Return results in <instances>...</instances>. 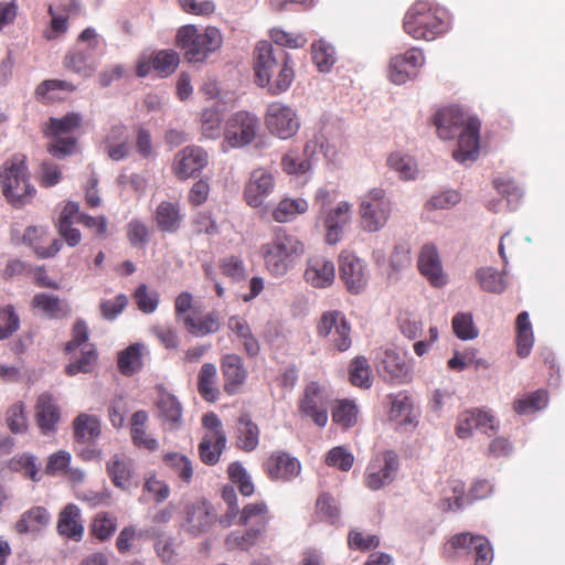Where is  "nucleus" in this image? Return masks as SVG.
I'll list each match as a JSON object with an SVG mask.
<instances>
[{
  "label": "nucleus",
  "instance_id": "29",
  "mask_svg": "<svg viewBox=\"0 0 565 565\" xmlns=\"http://www.w3.org/2000/svg\"><path fill=\"white\" fill-rule=\"evenodd\" d=\"M222 499L226 504V511L223 515L220 516L218 523L223 527L232 526L235 521L238 519L239 525L247 524V507H244L239 510L237 504V494L234 486L226 484L222 489Z\"/></svg>",
  "mask_w": 565,
  "mask_h": 565
},
{
  "label": "nucleus",
  "instance_id": "35",
  "mask_svg": "<svg viewBox=\"0 0 565 565\" xmlns=\"http://www.w3.org/2000/svg\"><path fill=\"white\" fill-rule=\"evenodd\" d=\"M142 350V344L134 343L118 353L117 364L122 375L131 376L141 370Z\"/></svg>",
  "mask_w": 565,
  "mask_h": 565
},
{
  "label": "nucleus",
  "instance_id": "17",
  "mask_svg": "<svg viewBox=\"0 0 565 565\" xmlns=\"http://www.w3.org/2000/svg\"><path fill=\"white\" fill-rule=\"evenodd\" d=\"M270 480L290 481L301 471L300 461L286 451H274L263 465Z\"/></svg>",
  "mask_w": 565,
  "mask_h": 565
},
{
  "label": "nucleus",
  "instance_id": "50",
  "mask_svg": "<svg viewBox=\"0 0 565 565\" xmlns=\"http://www.w3.org/2000/svg\"><path fill=\"white\" fill-rule=\"evenodd\" d=\"M180 63V57L174 51H159L151 57L152 68L162 77L172 74Z\"/></svg>",
  "mask_w": 565,
  "mask_h": 565
},
{
  "label": "nucleus",
  "instance_id": "11",
  "mask_svg": "<svg viewBox=\"0 0 565 565\" xmlns=\"http://www.w3.org/2000/svg\"><path fill=\"white\" fill-rule=\"evenodd\" d=\"M216 520L214 505L209 500L201 498L185 504L182 527L191 535L199 536L207 532Z\"/></svg>",
  "mask_w": 565,
  "mask_h": 565
},
{
  "label": "nucleus",
  "instance_id": "7",
  "mask_svg": "<svg viewBox=\"0 0 565 565\" xmlns=\"http://www.w3.org/2000/svg\"><path fill=\"white\" fill-rule=\"evenodd\" d=\"M316 331L319 338L328 339L330 345L339 352H345L352 345L351 324L339 310L323 312Z\"/></svg>",
  "mask_w": 565,
  "mask_h": 565
},
{
  "label": "nucleus",
  "instance_id": "45",
  "mask_svg": "<svg viewBox=\"0 0 565 565\" xmlns=\"http://www.w3.org/2000/svg\"><path fill=\"white\" fill-rule=\"evenodd\" d=\"M312 61L320 72H329L335 63V52L324 40H317L311 45Z\"/></svg>",
  "mask_w": 565,
  "mask_h": 565
},
{
  "label": "nucleus",
  "instance_id": "59",
  "mask_svg": "<svg viewBox=\"0 0 565 565\" xmlns=\"http://www.w3.org/2000/svg\"><path fill=\"white\" fill-rule=\"evenodd\" d=\"M20 327V318L14 307L8 305L0 309V340L11 337Z\"/></svg>",
  "mask_w": 565,
  "mask_h": 565
},
{
  "label": "nucleus",
  "instance_id": "9",
  "mask_svg": "<svg viewBox=\"0 0 565 565\" xmlns=\"http://www.w3.org/2000/svg\"><path fill=\"white\" fill-rule=\"evenodd\" d=\"M265 126L273 136L287 140L298 132L300 120L292 107L281 102H274L267 107Z\"/></svg>",
  "mask_w": 565,
  "mask_h": 565
},
{
  "label": "nucleus",
  "instance_id": "57",
  "mask_svg": "<svg viewBox=\"0 0 565 565\" xmlns=\"http://www.w3.org/2000/svg\"><path fill=\"white\" fill-rule=\"evenodd\" d=\"M47 151L56 159H64L76 150L77 139L71 136H52Z\"/></svg>",
  "mask_w": 565,
  "mask_h": 565
},
{
  "label": "nucleus",
  "instance_id": "51",
  "mask_svg": "<svg viewBox=\"0 0 565 565\" xmlns=\"http://www.w3.org/2000/svg\"><path fill=\"white\" fill-rule=\"evenodd\" d=\"M117 529V519L108 513H98L90 525L92 534L99 541H106L113 536Z\"/></svg>",
  "mask_w": 565,
  "mask_h": 565
},
{
  "label": "nucleus",
  "instance_id": "38",
  "mask_svg": "<svg viewBox=\"0 0 565 565\" xmlns=\"http://www.w3.org/2000/svg\"><path fill=\"white\" fill-rule=\"evenodd\" d=\"M225 444V435H204L199 445L201 460L209 466L215 465L220 460Z\"/></svg>",
  "mask_w": 565,
  "mask_h": 565
},
{
  "label": "nucleus",
  "instance_id": "42",
  "mask_svg": "<svg viewBox=\"0 0 565 565\" xmlns=\"http://www.w3.org/2000/svg\"><path fill=\"white\" fill-rule=\"evenodd\" d=\"M308 211V202L303 199H284L273 211V218L278 223L292 221L297 215Z\"/></svg>",
  "mask_w": 565,
  "mask_h": 565
},
{
  "label": "nucleus",
  "instance_id": "49",
  "mask_svg": "<svg viewBox=\"0 0 565 565\" xmlns=\"http://www.w3.org/2000/svg\"><path fill=\"white\" fill-rule=\"evenodd\" d=\"M6 423L12 434H24L28 430V417L22 402L9 406L6 412Z\"/></svg>",
  "mask_w": 565,
  "mask_h": 565
},
{
  "label": "nucleus",
  "instance_id": "32",
  "mask_svg": "<svg viewBox=\"0 0 565 565\" xmlns=\"http://www.w3.org/2000/svg\"><path fill=\"white\" fill-rule=\"evenodd\" d=\"M268 505L264 501L249 503V544L266 533L271 520Z\"/></svg>",
  "mask_w": 565,
  "mask_h": 565
},
{
  "label": "nucleus",
  "instance_id": "24",
  "mask_svg": "<svg viewBox=\"0 0 565 565\" xmlns=\"http://www.w3.org/2000/svg\"><path fill=\"white\" fill-rule=\"evenodd\" d=\"M467 120L465 113L456 107L443 108L434 116L438 136L445 140L454 138L458 129L465 127Z\"/></svg>",
  "mask_w": 565,
  "mask_h": 565
},
{
  "label": "nucleus",
  "instance_id": "21",
  "mask_svg": "<svg viewBox=\"0 0 565 565\" xmlns=\"http://www.w3.org/2000/svg\"><path fill=\"white\" fill-rule=\"evenodd\" d=\"M335 277V268L332 260L324 256H313L308 259L303 278L313 288L330 287Z\"/></svg>",
  "mask_w": 565,
  "mask_h": 565
},
{
  "label": "nucleus",
  "instance_id": "16",
  "mask_svg": "<svg viewBox=\"0 0 565 565\" xmlns=\"http://www.w3.org/2000/svg\"><path fill=\"white\" fill-rule=\"evenodd\" d=\"M448 544L452 550L472 548L475 565H490L493 561L492 546L486 536L462 532L451 536Z\"/></svg>",
  "mask_w": 565,
  "mask_h": 565
},
{
  "label": "nucleus",
  "instance_id": "18",
  "mask_svg": "<svg viewBox=\"0 0 565 565\" xmlns=\"http://www.w3.org/2000/svg\"><path fill=\"white\" fill-rule=\"evenodd\" d=\"M61 419V409L49 392L39 395L35 404V422L44 436L54 435L57 430V424Z\"/></svg>",
  "mask_w": 565,
  "mask_h": 565
},
{
  "label": "nucleus",
  "instance_id": "31",
  "mask_svg": "<svg viewBox=\"0 0 565 565\" xmlns=\"http://www.w3.org/2000/svg\"><path fill=\"white\" fill-rule=\"evenodd\" d=\"M225 142L231 148L247 145V111H238L228 118L225 128Z\"/></svg>",
  "mask_w": 565,
  "mask_h": 565
},
{
  "label": "nucleus",
  "instance_id": "12",
  "mask_svg": "<svg viewBox=\"0 0 565 565\" xmlns=\"http://www.w3.org/2000/svg\"><path fill=\"white\" fill-rule=\"evenodd\" d=\"M375 366L380 376L391 384H403L411 380V366L405 353L387 349L376 356Z\"/></svg>",
  "mask_w": 565,
  "mask_h": 565
},
{
  "label": "nucleus",
  "instance_id": "60",
  "mask_svg": "<svg viewBox=\"0 0 565 565\" xmlns=\"http://www.w3.org/2000/svg\"><path fill=\"white\" fill-rule=\"evenodd\" d=\"M348 545L351 550L366 552L376 548L380 545V539L374 534L352 530L348 534Z\"/></svg>",
  "mask_w": 565,
  "mask_h": 565
},
{
  "label": "nucleus",
  "instance_id": "56",
  "mask_svg": "<svg viewBox=\"0 0 565 565\" xmlns=\"http://www.w3.org/2000/svg\"><path fill=\"white\" fill-rule=\"evenodd\" d=\"M425 63L424 52L418 47H412L404 54L394 56V67H398L402 64H407V70L412 73L413 78L416 77L418 68Z\"/></svg>",
  "mask_w": 565,
  "mask_h": 565
},
{
  "label": "nucleus",
  "instance_id": "6",
  "mask_svg": "<svg viewBox=\"0 0 565 565\" xmlns=\"http://www.w3.org/2000/svg\"><path fill=\"white\" fill-rule=\"evenodd\" d=\"M392 202L386 198L385 191L374 188L361 198L359 215L361 227L370 233L383 228L391 216Z\"/></svg>",
  "mask_w": 565,
  "mask_h": 565
},
{
  "label": "nucleus",
  "instance_id": "25",
  "mask_svg": "<svg viewBox=\"0 0 565 565\" xmlns=\"http://www.w3.org/2000/svg\"><path fill=\"white\" fill-rule=\"evenodd\" d=\"M224 376V390L234 395L244 384L246 379V369L243 359L237 354H226L221 363Z\"/></svg>",
  "mask_w": 565,
  "mask_h": 565
},
{
  "label": "nucleus",
  "instance_id": "34",
  "mask_svg": "<svg viewBox=\"0 0 565 565\" xmlns=\"http://www.w3.org/2000/svg\"><path fill=\"white\" fill-rule=\"evenodd\" d=\"M516 329V353L520 358L524 359L530 355L533 343L534 334L529 313L522 311L518 315L515 321Z\"/></svg>",
  "mask_w": 565,
  "mask_h": 565
},
{
  "label": "nucleus",
  "instance_id": "22",
  "mask_svg": "<svg viewBox=\"0 0 565 565\" xmlns=\"http://www.w3.org/2000/svg\"><path fill=\"white\" fill-rule=\"evenodd\" d=\"M418 269L433 286L441 287L446 284L440 257L436 246L433 244H426L420 249L418 256Z\"/></svg>",
  "mask_w": 565,
  "mask_h": 565
},
{
  "label": "nucleus",
  "instance_id": "58",
  "mask_svg": "<svg viewBox=\"0 0 565 565\" xmlns=\"http://www.w3.org/2000/svg\"><path fill=\"white\" fill-rule=\"evenodd\" d=\"M135 300L138 309L143 313H152L159 305V294L154 290L149 291L147 285H140L135 291Z\"/></svg>",
  "mask_w": 565,
  "mask_h": 565
},
{
  "label": "nucleus",
  "instance_id": "41",
  "mask_svg": "<svg viewBox=\"0 0 565 565\" xmlns=\"http://www.w3.org/2000/svg\"><path fill=\"white\" fill-rule=\"evenodd\" d=\"M107 472L115 487L122 490L129 488V481L131 478V465L125 458L115 455L107 462Z\"/></svg>",
  "mask_w": 565,
  "mask_h": 565
},
{
  "label": "nucleus",
  "instance_id": "48",
  "mask_svg": "<svg viewBox=\"0 0 565 565\" xmlns=\"http://www.w3.org/2000/svg\"><path fill=\"white\" fill-rule=\"evenodd\" d=\"M390 168L395 170L403 180H413L418 172L416 161L408 154L392 153L387 159Z\"/></svg>",
  "mask_w": 565,
  "mask_h": 565
},
{
  "label": "nucleus",
  "instance_id": "8",
  "mask_svg": "<svg viewBox=\"0 0 565 565\" xmlns=\"http://www.w3.org/2000/svg\"><path fill=\"white\" fill-rule=\"evenodd\" d=\"M329 394L323 384L318 381L309 382L298 399V411L303 417L310 418L318 427L328 423Z\"/></svg>",
  "mask_w": 565,
  "mask_h": 565
},
{
  "label": "nucleus",
  "instance_id": "19",
  "mask_svg": "<svg viewBox=\"0 0 565 565\" xmlns=\"http://www.w3.org/2000/svg\"><path fill=\"white\" fill-rule=\"evenodd\" d=\"M479 131L480 121L477 118H468L467 124L459 134L458 148L452 152L456 161L465 163L467 161H475L478 158Z\"/></svg>",
  "mask_w": 565,
  "mask_h": 565
},
{
  "label": "nucleus",
  "instance_id": "3",
  "mask_svg": "<svg viewBox=\"0 0 565 565\" xmlns=\"http://www.w3.org/2000/svg\"><path fill=\"white\" fill-rule=\"evenodd\" d=\"M175 43L188 63L198 64L205 63L221 49L223 38L215 26L200 30L193 24H188L178 30Z\"/></svg>",
  "mask_w": 565,
  "mask_h": 565
},
{
  "label": "nucleus",
  "instance_id": "43",
  "mask_svg": "<svg viewBox=\"0 0 565 565\" xmlns=\"http://www.w3.org/2000/svg\"><path fill=\"white\" fill-rule=\"evenodd\" d=\"M163 461L183 483H191L194 469L189 457L179 452H169L164 455Z\"/></svg>",
  "mask_w": 565,
  "mask_h": 565
},
{
  "label": "nucleus",
  "instance_id": "13",
  "mask_svg": "<svg viewBox=\"0 0 565 565\" xmlns=\"http://www.w3.org/2000/svg\"><path fill=\"white\" fill-rule=\"evenodd\" d=\"M340 278L351 294L362 292L367 285L365 264L354 253L342 250L339 255Z\"/></svg>",
  "mask_w": 565,
  "mask_h": 565
},
{
  "label": "nucleus",
  "instance_id": "46",
  "mask_svg": "<svg viewBox=\"0 0 565 565\" xmlns=\"http://www.w3.org/2000/svg\"><path fill=\"white\" fill-rule=\"evenodd\" d=\"M349 379L352 385L369 388L372 385L371 367L364 356H356L350 363Z\"/></svg>",
  "mask_w": 565,
  "mask_h": 565
},
{
  "label": "nucleus",
  "instance_id": "55",
  "mask_svg": "<svg viewBox=\"0 0 565 565\" xmlns=\"http://www.w3.org/2000/svg\"><path fill=\"white\" fill-rule=\"evenodd\" d=\"M202 134L205 138L214 139L221 134L220 109L211 106L202 113Z\"/></svg>",
  "mask_w": 565,
  "mask_h": 565
},
{
  "label": "nucleus",
  "instance_id": "37",
  "mask_svg": "<svg viewBox=\"0 0 565 565\" xmlns=\"http://www.w3.org/2000/svg\"><path fill=\"white\" fill-rule=\"evenodd\" d=\"M391 411L388 418L398 426L413 425V402L407 395L391 396Z\"/></svg>",
  "mask_w": 565,
  "mask_h": 565
},
{
  "label": "nucleus",
  "instance_id": "2",
  "mask_svg": "<svg viewBox=\"0 0 565 565\" xmlns=\"http://www.w3.org/2000/svg\"><path fill=\"white\" fill-rule=\"evenodd\" d=\"M306 252L305 243L285 227H276L260 255L266 269L275 277L285 276Z\"/></svg>",
  "mask_w": 565,
  "mask_h": 565
},
{
  "label": "nucleus",
  "instance_id": "23",
  "mask_svg": "<svg viewBox=\"0 0 565 565\" xmlns=\"http://www.w3.org/2000/svg\"><path fill=\"white\" fill-rule=\"evenodd\" d=\"M56 530L64 537L75 542L82 541L84 525L81 518V509L76 504L68 503L60 512Z\"/></svg>",
  "mask_w": 565,
  "mask_h": 565
},
{
  "label": "nucleus",
  "instance_id": "61",
  "mask_svg": "<svg viewBox=\"0 0 565 565\" xmlns=\"http://www.w3.org/2000/svg\"><path fill=\"white\" fill-rule=\"evenodd\" d=\"M65 66L85 77L93 74L94 68L89 64V55L84 51H74L65 56Z\"/></svg>",
  "mask_w": 565,
  "mask_h": 565
},
{
  "label": "nucleus",
  "instance_id": "33",
  "mask_svg": "<svg viewBox=\"0 0 565 565\" xmlns=\"http://www.w3.org/2000/svg\"><path fill=\"white\" fill-rule=\"evenodd\" d=\"M126 127L117 125L111 128L110 134L106 137L105 150L108 157L114 161H119L128 157L130 148L125 135Z\"/></svg>",
  "mask_w": 565,
  "mask_h": 565
},
{
  "label": "nucleus",
  "instance_id": "14",
  "mask_svg": "<svg viewBox=\"0 0 565 565\" xmlns=\"http://www.w3.org/2000/svg\"><path fill=\"white\" fill-rule=\"evenodd\" d=\"M207 152L195 145L186 146L175 154L172 166L174 174L182 180L193 177L207 164Z\"/></svg>",
  "mask_w": 565,
  "mask_h": 565
},
{
  "label": "nucleus",
  "instance_id": "27",
  "mask_svg": "<svg viewBox=\"0 0 565 565\" xmlns=\"http://www.w3.org/2000/svg\"><path fill=\"white\" fill-rule=\"evenodd\" d=\"M74 438L79 444H93L102 435L100 419L87 413L78 414L73 420Z\"/></svg>",
  "mask_w": 565,
  "mask_h": 565
},
{
  "label": "nucleus",
  "instance_id": "52",
  "mask_svg": "<svg viewBox=\"0 0 565 565\" xmlns=\"http://www.w3.org/2000/svg\"><path fill=\"white\" fill-rule=\"evenodd\" d=\"M78 113H68L62 118H50L49 129L52 136H64L77 129L82 124Z\"/></svg>",
  "mask_w": 565,
  "mask_h": 565
},
{
  "label": "nucleus",
  "instance_id": "20",
  "mask_svg": "<svg viewBox=\"0 0 565 565\" xmlns=\"http://www.w3.org/2000/svg\"><path fill=\"white\" fill-rule=\"evenodd\" d=\"M275 186L276 180L270 168L255 169L249 175V206H264Z\"/></svg>",
  "mask_w": 565,
  "mask_h": 565
},
{
  "label": "nucleus",
  "instance_id": "39",
  "mask_svg": "<svg viewBox=\"0 0 565 565\" xmlns=\"http://www.w3.org/2000/svg\"><path fill=\"white\" fill-rule=\"evenodd\" d=\"M183 322L188 331L195 337H204L210 333H215L221 327L220 317L216 311H212L199 320L191 316H186L184 317Z\"/></svg>",
  "mask_w": 565,
  "mask_h": 565
},
{
  "label": "nucleus",
  "instance_id": "1",
  "mask_svg": "<svg viewBox=\"0 0 565 565\" xmlns=\"http://www.w3.org/2000/svg\"><path fill=\"white\" fill-rule=\"evenodd\" d=\"M254 72L256 84L267 87L274 96L288 90L295 78L289 53L282 49L275 50L267 41L256 45Z\"/></svg>",
  "mask_w": 565,
  "mask_h": 565
},
{
  "label": "nucleus",
  "instance_id": "28",
  "mask_svg": "<svg viewBox=\"0 0 565 565\" xmlns=\"http://www.w3.org/2000/svg\"><path fill=\"white\" fill-rule=\"evenodd\" d=\"M159 396L157 407L159 416L169 425L170 429H178L181 426L182 406L179 399L167 392L162 386L158 387Z\"/></svg>",
  "mask_w": 565,
  "mask_h": 565
},
{
  "label": "nucleus",
  "instance_id": "62",
  "mask_svg": "<svg viewBox=\"0 0 565 565\" xmlns=\"http://www.w3.org/2000/svg\"><path fill=\"white\" fill-rule=\"evenodd\" d=\"M127 237L134 247L147 244L149 241L148 226L141 220H131L127 225Z\"/></svg>",
  "mask_w": 565,
  "mask_h": 565
},
{
  "label": "nucleus",
  "instance_id": "4",
  "mask_svg": "<svg viewBox=\"0 0 565 565\" xmlns=\"http://www.w3.org/2000/svg\"><path fill=\"white\" fill-rule=\"evenodd\" d=\"M403 28L415 40L433 41L446 32L447 24L441 10L418 0L405 13Z\"/></svg>",
  "mask_w": 565,
  "mask_h": 565
},
{
  "label": "nucleus",
  "instance_id": "64",
  "mask_svg": "<svg viewBox=\"0 0 565 565\" xmlns=\"http://www.w3.org/2000/svg\"><path fill=\"white\" fill-rule=\"evenodd\" d=\"M128 305L126 295L120 294L115 299L102 300L99 308L100 313L106 320H115Z\"/></svg>",
  "mask_w": 565,
  "mask_h": 565
},
{
  "label": "nucleus",
  "instance_id": "54",
  "mask_svg": "<svg viewBox=\"0 0 565 565\" xmlns=\"http://www.w3.org/2000/svg\"><path fill=\"white\" fill-rule=\"evenodd\" d=\"M452 330L461 340H471L478 337V329L473 323L471 313L459 312L455 315Z\"/></svg>",
  "mask_w": 565,
  "mask_h": 565
},
{
  "label": "nucleus",
  "instance_id": "40",
  "mask_svg": "<svg viewBox=\"0 0 565 565\" xmlns=\"http://www.w3.org/2000/svg\"><path fill=\"white\" fill-rule=\"evenodd\" d=\"M476 279L483 291L491 294H502L508 287L503 275L492 267L477 269Z\"/></svg>",
  "mask_w": 565,
  "mask_h": 565
},
{
  "label": "nucleus",
  "instance_id": "36",
  "mask_svg": "<svg viewBox=\"0 0 565 565\" xmlns=\"http://www.w3.org/2000/svg\"><path fill=\"white\" fill-rule=\"evenodd\" d=\"M216 374V366L213 363H204L199 371L198 391L206 402H215L218 397Z\"/></svg>",
  "mask_w": 565,
  "mask_h": 565
},
{
  "label": "nucleus",
  "instance_id": "15",
  "mask_svg": "<svg viewBox=\"0 0 565 565\" xmlns=\"http://www.w3.org/2000/svg\"><path fill=\"white\" fill-rule=\"evenodd\" d=\"M321 217L326 230V243L335 245L342 239L344 227L351 220V205L341 201L334 207L323 211Z\"/></svg>",
  "mask_w": 565,
  "mask_h": 565
},
{
  "label": "nucleus",
  "instance_id": "53",
  "mask_svg": "<svg viewBox=\"0 0 565 565\" xmlns=\"http://www.w3.org/2000/svg\"><path fill=\"white\" fill-rule=\"evenodd\" d=\"M326 463L329 467L338 468L341 471H349L353 467L354 456L343 446L330 449L326 455Z\"/></svg>",
  "mask_w": 565,
  "mask_h": 565
},
{
  "label": "nucleus",
  "instance_id": "47",
  "mask_svg": "<svg viewBox=\"0 0 565 565\" xmlns=\"http://www.w3.org/2000/svg\"><path fill=\"white\" fill-rule=\"evenodd\" d=\"M32 303L50 319L58 318L61 313L67 311V306L57 296L45 292L36 294L33 297Z\"/></svg>",
  "mask_w": 565,
  "mask_h": 565
},
{
  "label": "nucleus",
  "instance_id": "30",
  "mask_svg": "<svg viewBox=\"0 0 565 565\" xmlns=\"http://www.w3.org/2000/svg\"><path fill=\"white\" fill-rule=\"evenodd\" d=\"M359 406L353 399H338L332 408V420L342 430H348L356 426L359 423Z\"/></svg>",
  "mask_w": 565,
  "mask_h": 565
},
{
  "label": "nucleus",
  "instance_id": "5",
  "mask_svg": "<svg viewBox=\"0 0 565 565\" xmlns=\"http://www.w3.org/2000/svg\"><path fill=\"white\" fill-rule=\"evenodd\" d=\"M0 182L3 195L14 207L30 203L36 192L30 183L28 167L22 159L14 158L3 164Z\"/></svg>",
  "mask_w": 565,
  "mask_h": 565
},
{
  "label": "nucleus",
  "instance_id": "44",
  "mask_svg": "<svg viewBox=\"0 0 565 565\" xmlns=\"http://www.w3.org/2000/svg\"><path fill=\"white\" fill-rule=\"evenodd\" d=\"M547 405V393L537 390L533 393L516 398L513 402V409L519 415H527L535 413Z\"/></svg>",
  "mask_w": 565,
  "mask_h": 565
},
{
  "label": "nucleus",
  "instance_id": "63",
  "mask_svg": "<svg viewBox=\"0 0 565 565\" xmlns=\"http://www.w3.org/2000/svg\"><path fill=\"white\" fill-rule=\"evenodd\" d=\"M270 38L276 44L290 49L303 47L307 43V39L302 34L288 33L281 29H273Z\"/></svg>",
  "mask_w": 565,
  "mask_h": 565
},
{
  "label": "nucleus",
  "instance_id": "26",
  "mask_svg": "<svg viewBox=\"0 0 565 565\" xmlns=\"http://www.w3.org/2000/svg\"><path fill=\"white\" fill-rule=\"evenodd\" d=\"M184 215L181 212V206L178 202L162 201L157 206L153 220L159 231L163 233H177L182 223Z\"/></svg>",
  "mask_w": 565,
  "mask_h": 565
},
{
  "label": "nucleus",
  "instance_id": "10",
  "mask_svg": "<svg viewBox=\"0 0 565 565\" xmlns=\"http://www.w3.org/2000/svg\"><path fill=\"white\" fill-rule=\"evenodd\" d=\"M398 468V457L394 451L377 454L366 467L364 483L370 490H380L393 482Z\"/></svg>",
  "mask_w": 565,
  "mask_h": 565
}]
</instances>
